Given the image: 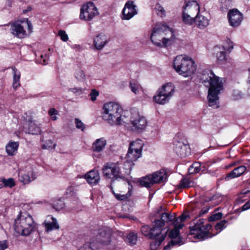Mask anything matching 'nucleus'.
I'll use <instances>...</instances> for the list:
<instances>
[{"label": "nucleus", "instance_id": "obj_1", "mask_svg": "<svg viewBox=\"0 0 250 250\" xmlns=\"http://www.w3.org/2000/svg\"><path fill=\"white\" fill-rule=\"evenodd\" d=\"M206 73L203 75L202 80L204 85L208 87V99L209 105L218 107V95L223 89L222 81L211 70H208Z\"/></svg>", "mask_w": 250, "mask_h": 250}, {"label": "nucleus", "instance_id": "obj_2", "mask_svg": "<svg viewBox=\"0 0 250 250\" xmlns=\"http://www.w3.org/2000/svg\"><path fill=\"white\" fill-rule=\"evenodd\" d=\"M150 39L154 44L163 47L173 44L175 36L172 29L165 24L160 23L153 29Z\"/></svg>", "mask_w": 250, "mask_h": 250}, {"label": "nucleus", "instance_id": "obj_3", "mask_svg": "<svg viewBox=\"0 0 250 250\" xmlns=\"http://www.w3.org/2000/svg\"><path fill=\"white\" fill-rule=\"evenodd\" d=\"M103 110V119L110 125H120L125 122L122 115L123 109L119 104L114 102L105 103Z\"/></svg>", "mask_w": 250, "mask_h": 250}, {"label": "nucleus", "instance_id": "obj_4", "mask_svg": "<svg viewBox=\"0 0 250 250\" xmlns=\"http://www.w3.org/2000/svg\"><path fill=\"white\" fill-rule=\"evenodd\" d=\"M173 66L177 73L185 77H190L196 70V66L193 60L183 55L176 57Z\"/></svg>", "mask_w": 250, "mask_h": 250}, {"label": "nucleus", "instance_id": "obj_5", "mask_svg": "<svg viewBox=\"0 0 250 250\" xmlns=\"http://www.w3.org/2000/svg\"><path fill=\"white\" fill-rule=\"evenodd\" d=\"M35 227L32 217L25 212L21 213L15 220V231L21 235H29Z\"/></svg>", "mask_w": 250, "mask_h": 250}, {"label": "nucleus", "instance_id": "obj_6", "mask_svg": "<svg viewBox=\"0 0 250 250\" xmlns=\"http://www.w3.org/2000/svg\"><path fill=\"white\" fill-rule=\"evenodd\" d=\"M194 226L190 227V234L198 239H205L211 238L213 235L209 234L211 226L209 224L204 225V219H200L194 222Z\"/></svg>", "mask_w": 250, "mask_h": 250}, {"label": "nucleus", "instance_id": "obj_7", "mask_svg": "<svg viewBox=\"0 0 250 250\" xmlns=\"http://www.w3.org/2000/svg\"><path fill=\"white\" fill-rule=\"evenodd\" d=\"M102 171L106 179H111L112 180L123 179L125 175L122 169V164L119 162L107 163L103 167Z\"/></svg>", "mask_w": 250, "mask_h": 250}, {"label": "nucleus", "instance_id": "obj_8", "mask_svg": "<svg viewBox=\"0 0 250 250\" xmlns=\"http://www.w3.org/2000/svg\"><path fill=\"white\" fill-rule=\"evenodd\" d=\"M174 86L171 83L163 85L157 91V94L153 97L156 103L164 104L167 103L174 94Z\"/></svg>", "mask_w": 250, "mask_h": 250}, {"label": "nucleus", "instance_id": "obj_9", "mask_svg": "<svg viewBox=\"0 0 250 250\" xmlns=\"http://www.w3.org/2000/svg\"><path fill=\"white\" fill-rule=\"evenodd\" d=\"M27 27L29 32H32V25L31 22L27 19L21 22H16L13 23L10 27L11 33L19 38H23L26 35V31L24 27Z\"/></svg>", "mask_w": 250, "mask_h": 250}, {"label": "nucleus", "instance_id": "obj_10", "mask_svg": "<svg viewBox=\"0 0 250 250\" xmlns=\"http://www.w3.org/2000/svg\"><path fill=\"white\" fill-rule=\"evenodd\" d=\"M98 14V11L94 4L92 2H89L82 6L80 18L82 20L90 21Z\"/></svg>", "mask_w": 250, "mask_h": 250}, {"label": "nucleus", "instance_id": "obj_11", "mask_svg": "<svg viewBox=\"0 0 250 250\" xmlns=\"http://www.w3.org/2000/svg\"><path fill=\"white\" fill-rule=\"evenodd\" d=\"M130 122L132 125V129L138 131H143L147 125L146 117L136 112L132 113Z\"/></svg>", "mask_w": 250, "mask_h": 250}, {"label": "nucleus", "instance_id": "obj_12", "mask_svg": "<svg viewBox=\"0 0 250 250\" xmlns=\"http://www.w3.org/2000/svg\"><path fill=\"white\" fill-rule=\"evenodd\" d=\"M24 120L27 123L26 126L24 127L26 133L31 134H39L41 130L40 127L33 120L30 113H26L23 116Z\"/></svg>", "mask_w": 250, "mask_h": 250}, {"label": "nucleus", "instance_id": "obj_13", "mask_svg": "<svg viewBox=\"0 0 250 250\" xmlns=\"http://www.w3.org/2000/svg\"><path fill=\"white\" fill-rule=\"evenodd\" d=\"M160 219H156L153 222V225H155L158 229H159V232L161 234L162 230V227L165 226L166 224L169 222L175 221V217L174 215L168 213H162L159 216Z\"/></svg>", "mask_w": 250, "mask_h": 250}, {"label": "nucleus", "instance_id": "obj_14", "mask_svg": "<svg viewBox=\"0 0 250 250\" xmlns=\"http://www.w3.org/2000/svg\"><path fill=\"white\" fill-rule=\"evenodd\" d=\"M137 13L136 6L133 4L132 1H128L125 3L122 11V19L129 20Z\"/></svg>", "mask_w": 250, "mask_h": 250}, {"label": "nucleus", "instance_id": "obj_15", "mask_svg": "<svg viewBox=\"0 0 250 250\" xmlns=\"http://www.w3.org/2000/svg\"><path fill=\"white\" fill-rule=\"evenodd\" d=\"M188 217L187 214H183L174 221V228L171 230L169 233V236L172 238H176L179 234V229H182L184 226L183 222Z\"/></svg>", "mask_w": 250, "mask_h": 250}, {"label": "nucleus", "instance_id": "obj_16", "mask_svg": "<svg viewBox=\"0 0 250 250\" xmlns=\"http://www.w3.org/2000/svg\"><path fill=\"white\" fill-rule=\"evenodd\" d=\"M111 231L108 228H103L99 230L96 241L103 245H107L110 242Z\"/></svg>", "mask_w": 250, "mask_h": 250}, {"label": "nucleus", "instance_id": "obj_17", "mask_svg": "<svg viewBox=\"0 0 250 250\" xmlns=\"http://www.w3.org/2000/svg\"><path fill=\"white\" fill-rule=\"evenodd\" d=\"M228 16L230 25L233 27L239 26L243 19L242 14L237 9L230 10Z\"/></svg>", "mask_w": 250, "mask_h": 250}, {"label": "nucleus", "instance_id": "obj_18", "mask_svg": "<svg viewBox=\"0 0 250 250\" xmlns=\"http://www.w3.org/2000/svg\"><path fill=\"white\" fill-rule=\"evenodd\" d=\"M200 8L198 3L194 0L188 1L184 7L183 13L190 14L195 17L199 14Z\"/></svg>", "mask_w": 250, "mask_h": 250}, {"label": "nucleus", "instance_id": "obj_19", "mask_svg": "<svg viewBox=\"0 0 250 250\" xmlns=\"http://www.w3.org/2000/svg\"><path fill=\"white\" fill-rule=\"evenodd\" d=\"M174 150L181 157H186L188 153V146L184 142L175 141L174 143Z\"/></svg>", "mask_w": 250, "mask_h": 250}, {"label": "nucleus", "instance_id": "obj_20", "mask_svg": "<svg viewBox=\"0 0 250 250\" xmlns=\"http://www.w3.org/2000/svg\"><path fill=\"white\" fill-rule=\"evenodd\" d=\"M141 231L143 235L150 239L154 238L160 234L159 229H158L155 225H153V227L150 229L148 226L144 225L142 227Z\"/></svg>", "mask_w": 250, "mask_h": 250}, {"label": "nucleus", "instance_id": "obj_21", "mask_svg": "<svg viewBox=\"0 0 250 250\" xmlns=\"http://www.w3.org/2000/svg\"><path fill=\"white\" fill-rule=\"evenodd\" d=\"M36 178L34 172L32 170L27 172L20 171L19 172V181L23 184H28Z\"/></svg>", "mask_w": 250, "mask_h": 250}, {"label": "nucleus", "instance_id": "obj_22", "mask_svg": "<svg viewBox=\"0 0 250 250\" xmlns=\"http://www.w3.org/2000/svg\"><path fill=\"white\" fill-rule=\"evenodd\" d=\"M152 181L155 183H163L167 179V173L164 169H161L151 175Z\"/></svg>", "mask_w": 250, "mask_h": 250}, {"label": "nucleus", "instance_id": "obj_23", "mask_svg": "<svg viewBox=\"0 0 250 250\" xmlns=\"http://www.w3.org/2000/svg\"><path fill=\"white\" fill-rule=\"evenodd\" d=\"M87 182L91 185H95L98 183L100 179L98 171L91 170L85 176Z\"/></svg>", "mask_w": 250, "mask_h": 250}, {"label": "nucleus", "instance_id": "obj_24", "mask_svg": "<svg viewBox=\"0 0 250 250\" xmlns=\"http://www.w3.org/2000/svg\"><path fill=\"white\" fill-rule=\"evenodd\" d=\"M106 36L102 34L97 35L94 40V44L97 49L100 50L103 48L107 42Z\"/></svg>", "mask_w": 250, "mask_h": 250}, {"label": "nucleus", "instance_id": "obj_25", "mask_svg": "<svg viewBox=\"0 0 250 250\" xmlns=\"http://www.w3.org/2000/svg\"><path fill=\"white\" fill-rule=\"evenodd\" d=\"M106 145V140L104 138L97 139L92 145L94 151L100 152L103 151Z\"/></svg>", "mask_w": 250, "mask_h": 250}, {"label": "nucleus", "instance_id": "obj_26", "mask_svg": "<svg viewBox=\"0 0 250 250\" xmlns=\"http://www.w3.org/2000/svg\"><path fill=\"white\" fill-rule=\"evenodd\" d=\"M247 170V167L244 166H241L234 168L229 172L227 176L228 178H235L242 175Z\"/></svg>", "mask_w": 250, "mask_h": 250}, {"label": "nucleus", "instance_id": "obj_27", "mask_svg": "<svg viewBox=\"0 0 250 250\" xmlns=\"http://www.w3.org/2000/svg\"><path fill=\"white\" fill-rule=\"evenodd\" d=\"M166 234H161L154 238L150 244V248L151 250H158L163 241L166 238Z\"/></svg>", "mask_w": 250, "mask_h": 250}, {"label": "nucleus", "instance_id": "obj_28", "mask_svg": "<svg viewBox=\"0 0 250 250\" xmlns=\"http://www.w3.org/2000/svg\"><path fill=\"white\" fill-rule=\"evenodd\" d=\"M195 23L200 29H204L209 24V20L205 16L199 14L195 17Z\"/></svg>", "mask_w": 250, "mask_h": 250}, {"label": "nucleus", "instance_id": "obj_29", "mask_svg": "<svg viewBox=\"0 0 250 250\" xmlns=\"http://www.w3.org/2000/svg\"><path fill=\"white\" fill-rule=\"evenodd\" d=\"M19 146V143L18 142L10 141L6 146V152L10 156L15 155Z\"/></svg>", "mask_w": 250, "mask_h": 250}, {"label": "nucleus", "instance_id": "obj_30", "mask_svg": "<svg viewBox=\"0 0 250 250\" xmlns=\"http://www.w3.org/2000/svg\"><path fill=\"white\" fill-rule=\"evenodd\" d=\"M144 143L140 139H137L130 143L129 149L142 152Z\"/></svg>", "mask_w": 250, "mask_h": 250}, {"label": "nucleus", "instance_id": "obj_31", "mask_svg": "<svg viewBox=\"0 0 250 250\" xmlns=\"http://www.w3.org/2000/svg\"><path fill=\"white\" fill-rule=\"evenodd\" d=\"M227 51L220 46H216L214 48V53L216 54L218 61H224L226 59Z\"/></svg>", "mask_w": 250, "mask_h": 250}, {"label": "nucleus", "instance_id": "obj_32", "mask_svg": "<svg viewBox=\"0 0 250 250\" xmlns=\"http://www.w3.org/2000/svg\"><path fill=\"white\" fill-rule=\"evenodd\" d=\"M12 69L13 71V86L14 88L16 89L20 86L21 73L15 67H12Z\"/></svg>", "mask_w": 250, "mask_h": 250}, {"label": "nucleus", "instance_id": "obj_33", "mask_svg": "<svg viewBox=\"0 0 250 250\" xmlns=\"http://www.w3.org/2000/svg\"><path fill=\"white\" fill-rule=\"evenodd\" d=\"M142 155V152L129 149L126 155V159L132 161H136Z\"/></svg>", "mask_w": 250, "mask_h": 250}, {"label": "nucleus", "instance_id": "obj_34", "mask_svg": "<svg viewBox=\"0 0 250 250\" xmlns=\"http://www.w3.org/2000/svg\"><path fill=\"white\" fill-rule=\"evenodd\" d=\"M128 190L126 194L123 193L122 191H121L120 193H115L113 190V188L111 187V190L112 193L114 195L115 198L118 200H125L131 196V191L129 189V188H128Z\"/></svg>", "mask_w": 250, "mask_h": 250}, {"label": "nucleus", "instance_id": "obj_35", "mask_svg": "<svg viewBox=\"0 0 250 250\" xmlns=\"http://www.w3.org/2000/svg\"><path fill=\"white\" fill-rule=\"evenodd\" d=\"M50 219L52 220V222H50L45 221L44 222V224L45 225V229L47 231H50L54 229L59 228V225L57 224V220L53 217H50Z\"/></svg>", "mask_w": 250, "mask_h": 250}, {"label": "nucleus", "instance_id": "obj_36", "mask_svg": "<svg viewBox=\"0 0 250 250\" xmlns=\"http://www.w3.org/2000/svg\"><path fill=\"white\" fill-rule=\"evenodd\" d=\"M194 185V182L187 178H184L181 180L180 183L178 185V188H189L193 187Z\"/></svg>", "mask_w": 250, "mask_h": 250}, {"label": "nucleus", "instance_id": "obj_37", "mask_svg": "<svg viewBox=\"0 0 250 250\" xmlns=\"http://www.w3.org/2000/svg\"><path fill=\"white\" fill-rule=\"evenodd\" d=\"M140 184L141 186L146 188L151 187L154 184V183L152 181L151 175L141 179Z\"/></svg>", "mask_w": 250, "mask_h": 250}, {"label": "nucleus", "instance_id": "obj_38", "mask_svg": "<svg viewBox=\"0 0 250 250\" xmlns=\"http://www.w3.org/2000/svg\"><path fill=\"white\" fill-rule=\"evenodd\" d=\"M126 161L124 162V167L123 170H124L125 175H128L130 173V171L131 170L133 166H134V161L127 160L126 159Z\"/></svg>", "mask_w": 250, "mask_h": 250}, {"label": "nucleus", "instance_id": "obj_39", "mask_svg": "<svg viewBox=\"0 0 250 250\" xmlns=\"http://www.w3.org/2000/svg\"><path fill=\"white\" fill-rule=\"evenodd\" d=\"M201 170V164L199 162H194L188 168L189 174H193L199 173Z\"/></svg>", "mask_w": 250, "mask_h": 250}, {"label": "nucleus", "instance_id": "obj_40", "mask_svg": "<svg viewBox=\"0 0 250 250\" xmlns=\"http://www.w3.org/2000/svg\"><path fill=\"white\" fill-rule=\"evenodd\" d=\"M220 46L226 51L230 52L233 48V43L229 39H227Z\"/></svg>", "mask_w": 250, "mask_h": 250}, {"label": "nucleus", "instance_id": "obj_41", "mask_svg": "<svg viewBox=\"0 0 250 250\" xmlns=\"http://www.w3.org/2000/svg\"><path fill=\"white\" fill-rule=\"evenodd\" d=\"M182 18L184 22L187 24L191 25L195 21V17L190 14L183 13Z\"/></svg>", "mask_w": 250, "mask_h": 250}, {"label": "nucleus", "instance_id": "obj_42", "mask_svg": "<svg viewBox=\"0 0 250 250\" xmlns=\"http://www.w3.org/2000/svg\"><path fill=\"white\" fill-rule=\"evenodd\" d=\"M75 77L80 82L83 81L86 79V75L84 71L80 68H78L75 70Z\"/></svg>", "mask_w": 250, "mask_h": 250}, {"label": "nucleus", "instance_id": "obj_43", "mask_svg": "<svg viewBox=\"0 0 250 250\" xmlns=\"http://www.w3.org/2000/svg\"><path fill=\"white\" fill-rule=\"evenodd\" d=\"M154 10L157 15L161 17H164L166 15V11L164 8L158 3H156L155 5Z\"/></svg>", "mask_w": 250, "mask_h": 250}, {"label": "nucleus", "instance_id": "obj_44", "mask_svg": "<svg viewBox=\"0 0 250 250\" xmlns=\"http://www.w3.org/2000/svg\"><path fill=\"white\" fill-rule=\"evenodd\" d=\"M130 87L131 89V91L135 94H138L142 88L141 85L139 84L132 82L130 83Z\"/></svg>", "mask_w": 250, "mask_h": 250}, {"label": "nucleus", "instance_id": "obj_45", "mask_svg": "<svg viewBox=\"0 0 250 250\" xmlns=\"http://www.w3.org/2000/svg\"><path fill=\"white\" fill-rule=\"evenodd\" d=\"M227 221L224 220L218 222L215 226V229L218 232H220L227 227Z\"/></svg>", "mask_w": 250, "mask_h": 250}, {"label": "nucleus", "instance_id": "obj_46", "mask_svg": "<svg viewBox=\"0 0 250 250\" xmlns=\"http://www.w3.org/2000/svg\"><path fill=\"white\" fill-rule=\"evenodd\" d=\"M1 182L5 187L12 188L15 186V182L13 178H8L7 179H3Z\"/></svg>", "mask_w": 250, "mask_h": 250}, {"label": "nucleus", "instance_id": "obj_47", "mask_svg": "<svg viewBox=\"0 0 250 250\" xmlns=\"http://www.w3.org/2000/svg\"><path fill=\"white\" fill-rule=\"evenodd\" d=\"M95 242H92L90 243H86L83 247L80 248L79 250H95L94 248Z\"/></svg>", "mask_w": 250, "mask_h": 250}, {"label": "nucleus", "instance_id": "obj_48", "mask_svg": "<svg viewBox=\"0 0 250 250\" xmlns=\"http://www.w3.org/2000/svg\"><path fill=\"white\" fill-rule=\"evenodd\" d=\"M176 245H180V242L176 240H172L167 246L164 247L163 250H170L171 247Z\"/></svg>", "mask_w": 250, "mask_h": 250}, {"label": "nucleus", "instance_id": "obj_49", "mask_svg": "<svg viewBox=\"0 0 250 250\" xmlns=\"http://www.w3.org/2000/svg\"><path fill=\"white\" fill-rule=\"evenodd\" d=\"M127 239L131 244H135L137 241V236L134 233H130L127 236Z\"/></svg>", "mask_w": 250, "mask_h": 250}, {"label": "nucleus", "instance_id": "obj_50", "mask_svg": "<svg viewBox=\"0 0 250 250\" xmlns=\"http://www.w3.org/2000/svg\"><path fill=\"white\" fill-rule=\"evenodd\" d=\"M75 123L77 128L83 131L84 130L85 125L78 118H76L75 119Z\"/></svg>", "mask_w": 250, "mask_h": 250}, {"label": "nucleus", "instance_id": "obj_51", "mask_svg": "<svg viewBox=\"0 0 250 250\" xmlns=\"http://www.w3.org/2000/svg\"><path fill=\"white\" fill-rule=\"evenodd\" d=\"M84 91V89L81 87H74L69 90V91L72 92L76 96L83 94Z\"/></svg>", "mask_w": 250, "mask_h": 250}, {"label": "nucleus", "instance_id": "obj_52", "mask_svg": "<svg viewBox=\"0 0 250 250\" xmlns=\"http://www.w3.org/2000/svg\"><path fill=\"white\" fill-rule=\"evenodd\" d=\"M55 145L53 144V142L51 140H48L42 146L43 149H50L53 148L55 147Z\"/></svg>", "mask_w": 250, "mask_h": 250}, {"label": "nucleus", "instance_id": "obj_53", "mask_svg": "<svg viewBox=\"0 0 250 250\" xmlns=\"http://www.w3.org/2000/svg\"><path fill=\"white\" fill-rule=\"evenodd\" d=\"M222 217V214L220 212H218L213 214L208 218V221L212 222L221 219Z\"/></svg>", "mask_w": 250, "mask_h": 250}, {"label": "nucleus", "instance_id": "obj_54", "mask_svg": "<svg viewBox=\"0 0 250 250\" xmlns=\"http://www.w3.org/2000/svg\"><path fill=\"white\" fill-rule=\"evenodd\" d=\"M99 95V92L95 89H93L90 94V99L91 101H95L96 100L97 97Z\"/></svg>", "mask_w": 250, "mask_h": 250}, {"label": "nucleus", "instance_id": "obj_55", "mask_svg": "<svg viewBox=\"0 0 250 250\" xmlns=\"http://www.w3.org/2000/svg\"><path fill=\"white\" fill-rule=\"evenodd\" d=\"M8 247V244L6 240L0 241V250H5Z\"/></svg>", "mask_w": 250, "mask_h": 250}, {"label": "nucleus", "instance_id": "obj_56", "mask_svg": "<svg viewBox=\"0 0 250 250\" xmlns=\"http://www.w3.org/2000/svg\"><path fill=\"white\" fill-rule=\"evenodd\" d=\"M41 57L42 59V61H41L40 63L43 65L46 64L48 62L47 57L46 56H44L42 55L41 56Z\"/></svg>", "mask_w": 250, "mask_h": 250}, {"label": "nucleus", "instance_id": "obj_57", "mask_svg": "<svg viewBox=\"0 0 250 250\" xmlns=\"http://www.w3.org/2000/svg\"><path fill=\"white\" fill-rule=\"evenodd\" d=\"M48 114L50 116L56 115L57 114V111L55 108H52L49 110Z\"/></svg>", "mask_w": 250, "mask_h": 250}, {"label": "nucleus", "instance_id": "obj_58", "mask_svg": "<svg viewBox=\"0 0 250 250\" xmlns=\"http://www.w3.org/2000/svg\"><path fill=\"white\" fill-rule=\"evenodd\" d=\"M164 211H165V208L162 207H160L157 210V216L158 217L160 216L162 213H165L164 212Z\"/></svg>", "mask_w": 250, "mask_h": 250}, {"label": "nucleus", "instance_id": "obj_59", "mask_svg": "<svg viewBox=\"0 0 250 250\" xmlns=\"http://www.w3.org/2000/svg\"><path fill=\"white\" fill-rule=\"evenodd\" d=\"M242 208L243 210L250 208V200L242 207Z\"/></svg>", "mask_w": 250, "mask_h": 250}, {"label": "nucleus", "instance_id": "obj_60", "mask_svg": "<svg viewBox=\"0 0 250 250\" xmlns=\"http://www.w3.org/2000/svg\"><path fill=\"white\" fill-rule=\"evenodd\" d=\"M208 208L207 207L203 208L199 212V215H201L207 213L208 211Z\"/></svg>", "mask_w": 250, "mask_h": 250}, {"label": "nucleus", "instance_id": "obj_61", "mask_svg": "<svg viewBox=\"0 0 250 250\" xmlns=\"http://www.w3.org/2000/svg\"><path fill=\"white\" fill-rule=\"evenodd\" d=\"M248 189H244L243 190V193L244 194H247L250 192V185L247 187Z\"/></svg>", "mask_w": 250, "mask_h": 250}, {"label": "nucleus", "instance_id": "obj_62", "mask_svg": "<svg viewBox=\"0 0 250 250\" xmlns=\"http://www.w3.org/2000/svg\"><path fill=\"white\" fill-rule=\"evenodd\" d=\"M68 40V37L67 35L65 33V32L63 31V42H66Z\"/></svg>", "mask_w": 250, "mask_h": 250}, {"label": "nucleus", "instance_id": "obj_63", "mask_svg": "<svg viewBox=\"0 0 250 250\" xmlns=\"http://www.w3.org/2000/svg\"><path fill=\"white\" fill-rule=\"evenodd\" d=\"M58 36L60 37L61 40H62V30H60L58 32Z\"/></svg>", "mask_w": 250, "mask_h": 250}, {"label": "nucleus", "instance_id": "obj_64", "mask_svg": "<svg viewBox=\"0 0 250 250\" xmlns=\"http://www.w3.org/2000/svg\"><path fill=\"white\" fill-rule=\"evenodd\" d=\"M31 7H28L27 8V9H26V10H23V13H26V12H27L28 11H31Z\"/></svg>", "mask_w": 250, "mask_h": 250}]
</instances>
